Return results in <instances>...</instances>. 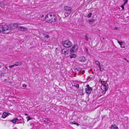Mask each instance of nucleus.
Instances as JSON below:
<instances>
[{
	"mask_svg": "<svg viewBox=\"0 0 129 129\" xmlns=\"http://www.w3.org/2000/svg\"><path fill=\"white\" fill-rule=\"evenodd\" d=\"M56 19V16L52 13L47 14L46 16L45 20L47 22L51 23L55 22Z\"/></svg>",
	"mask_w": 129,
	"mask_h": 129,
	"instance_id": "nucleus-1",
	"label": "nucleus"
},
{
	"mask_svg": "<svg viewBox=\"0 0 129 129\" xmlns=\"http://www.w3.org/2000/svg\"><path fill=\"white\" fill-rule=\"evenodd\" d=\"M102 85L101 86V90L100 92V96L104 95L106 92L108 90L109 87L108 84L105 82L102 83Z\"/></svg>",
	"mask_w": 129,
	"mask_h": 129,
	"instance_id": "nucleus-2",
	"label": "nucleus"
},
{
	"mask_svg": "<svg viewBox=\"0 0 129 129\" xmlns=\"http://www.w3.org/2000/svg\"><path fill=\"white\" fill-rule=\"evenodd\" d=\"M2 33L3 34H8L10 32V29L8 25H2Z\"/></svg>",
	"mask_w": 129,
	"mask_h": 129,
	"instance_id": "nucleus-3",
	"label": "nucleus"
},
{
	"mask_svg": "<svg viewBox=\"0 0 129 129\" xmlns=\"http://www.w3.org/2000/svg\"><path fill=\"white\" fill-rule=\"evenodd\" d=\"M62 44L64 47L66 48H69L72 45V43L68 40L64 41L63 43Z\"/></svg>",
	"mask_w": 129,
	"mask_h": 129,
	"instance_id": "nucleus-4",
	"label": "nucleus"
},
{
	"mask_svg": "<svg viewBox=\"0 0 129 129\" xmlns=\"http://www.w3.org/2000/svg\"><path fill=\"white\" fill-rule=\"evenodd\" d=\"M86 87L85 88L86 93L87 94H89L91 93V91L92 89L91 87H90L89 85L87 84L86 86Z\"/></svg>",
	"mask_w": 129,
	"mask_h": 129,
	"instance_id": "nucleus-5",
	"label": "nucleus"
},
{
	"mask_svg": "<svg viewBox=\"0 0 129 129\" xmlns=\"http://www.w3.org/2000/svg\"><path fill=\"white\" fill-rule=\"evenodd\" d=\"M78 45L77 44H75L70 50L71 53H73L76 52L78 48Z\"/></svg>",
	"mask_w": 129,
	"mask_h": 129,
	"instance_id": "nucleus-6",
	"label": "nucleus"
},
{
	"mask_svg": "<svg viewBox=\"0 0 129 129\" xmlns=\"http://www.w3.org/2000/svg\"><path fill=\"white\" fill-rule=\"evenodd\" d=\"M64 10L66 11L69 12V13H71L72 11V9L71 7L68 6H66L64 8Z\"/></svg>",
	"mask_w": 129,
	"mask_h": 129,
	"instance_id": "nucleus-7",
	"label": "nucleus"
},
{
	"mask_svg": "<svg viewBox=\"0 0 129 129\" xmlns=\"http://www.w3.org/2000/svg\"><path fill=\"white\" fill-rule=\"evenodd\" d=\"M44 41L45 42H47L49 41L50 39H49V36L48 35H44Z\"/></svg>",
	"mask_w": 129,
	"mask_h": 129,
	"instance_id": "nucleus-8",
	"label": "nucleus"
},
{
	"mask_svg": "<svg viewBox=\"0 0 129 129\" xmlns=\"http://www.w3.org/2000/svg\"><path fill=\"white\" fill-rule=\"evenodd\" d=\"M18 28L20 31H27V28L23 26H19L18 27Z\"/></svg>",
	"mask_w": 129,
	"mask_h": 129,
	"instance_id": "nucleus-9",
	"label": "nucleus"
},
{
	"mask_svg": "<svg viewBox=\"0 0 129 129\" xmlns=\"http://www.w3.org/2000/svg\"><path fill=\"white\" fill-rule=\"evenodd\" d=\"M9 115L8 113L6 112H4L3 114L2 117L3 118H5Z\"/></svg>",
	"mask_w": 129,
	"mask_h": 129,
	"instance_id": "nucleus-10",
	"label": "nucleus"
},
{
	"mask_svg": "<svg viewBox=\"0 0 129 129\" xmlns=\"http://www.w3.org/2000/svg\"><path fill=\"white\" fill-rule=\"evenodd\" d=\"M85 59L84 57L82 56L79 58V61L84 62L85 60Z\"/></svg>",
	"mask_w": 129,
	"mask_h": 129,
	"instance_id": "nucleus-11",
	"label": "nucleus"
},
{
	"mask_svg": "<svg viewBox=\"0 0 129 129\" xmlns=\"http://www.w3.org/2000/svg\"><path fill=\"white\" fill-rule=\"evenodd\" d=\"M111 128L112 129H118V127L115 125H112Z\"/></svg>",
	"mask_w": 129,
	"mask_h": 129,
	"instance_id": "nucleus-12",
	"label": "nucleus"
},
{
	"mask_svg": "<svg viewBox=\"0 0 129 129\" xmlns=\"http://www.w3.org/2000/svg\"><path fill=\"white\" fill-rule=\"evenodd\" d=\"M16 63H17V64H15V66H16L21 65L22 64V62L21 61H19V62H16Z\"/></svg>",
	"mask_w": 129,
	"mask_h": 129,
	"instance_id": "nucleus-13",
	"label": "nucleus"
},
{
	"mask_svg": "<svg viewBox=\"0 0 129 129\" xmlns=\"http://www.w3.org/2000/svg\"><path fill=\"white\" fill-rule=\"evenodd\" d=\"M76 55L75 54H72L70 56L71 58H74L76 57Z\"/></svg>",
	"mask_w": 129,
	"mask_h": 129,
	"instance_id": "nucleus-14",
	"label": "nucleus"
},
{
	"mask_svg": "<svg viewBox=\"0 0 129 129\" xmlns=\"http://www.w3.org/2000/svg\"><path fill=\"white\" fill-rule=\"evenodd\" d=\"M18 120V119L17 118H14V119L11 120L13 123H15Z\"/></svg>",
	"mask_w": 129,
	"mask_h": 129,
	"instance_id": "nucleus-15",
	"label": "nucleus"
},
{
	"mask_svg": "<svg viewBox=\"0 0 129 129\" xmlns=\"http://www.w3.org/2000/svg\"><path fill=\"white\" fill-rule=\"evenodd\" d=\"M70 124H76L77 125V126H79V124H78V123H77L75 122V121L71 122H70Z\"/></svg>",
	"mask_w": 129,
	"mask_h": 129,
	"instance_id": "nucleus-16",
	"label": "nucleus"
},
{
	"mask_svg": "<svg viewBox=\"0 0 129 129\" xmlns=\"http://www.w3.org/2000/svg\"><path fill=\"white\" fill-rule=\"evenodd\" d=\"M62 52L63 54H65L67 52V50L66 49H63L61 51Z\"/></svg>",
	"mask_w": 129,
	"mask_h": 129,
	"instance_id": "nucleus-17",
	"label": "nucleus"
},
{
	"mask_svg": "<svg viewBox=\"0 0 129 129\" xmlns=\"http://www.w3.org/2000/svg\"><path fill=\"white\" fill-rule=\"evenodd\" d=\"M71 13H69V12L66 13L64 14L66 17L68 16Z\"/></svg>",
	"mask_w": 129,
	"mask_h": 129,
	"instance_id": "nucleus-18",
	"label": "nucleus"
},
{
	"mask_svg": "<svg viewBox=\"0 0 129 129\" xmlns=\"http://www.w3.org/2000/svg\"><path fill=\"white\" fill-rule=\"evenodd\" d=\"M85 40L88 41V35H86L85 36Z\"/></svg>",
	"mask_w": 129,
	"mask_h": 129,
	"instance_id": "nucleus-19",
	"label": "nucleus"
},
{
	"mask_svg": "<svg viewBox=\"0 0 129 129\" xmlns=\"http://www.w3.org/2000/svg\"><path fill=\"white\" fill-rule=\"evenodd\" d=\"M95 63L97 65H98L99 67H100V62L99 61L96 60L95 61Z\"/></svg>",
	"mask_w": 129,
	"mask_h": 129,
	"instance_id": "nucleus-20",
	"label": "nucleus"
},
{
	"mask_svg": "<svg viewBox=\"0 0 129 129\" xmlns=\"http://www.w3.org/2000/svg\"><path fill=\"white\" fill-rule=\"evenodd\" d=\"M92 15V13H90L87 16V17L88 18H90Z\"/></svg>",
	"mask_w": 129,
	"mask_h": 129,
	"instance_id": "nucleus-21",
	"label": "nucleus"
},
{
	"mask_svg": "<svg viewBox=\"0 0 129 129\" xmlns=\"http://www.w3.org/2000/svg\"><path fill=\"white\" fill-rule=\"evenodd\" d=\"M26 118H27V121H28L29 120L32 119V118H31L29 116H28Z\"/></svg>",
	"mask_w": 129,
	"mask_h": 129,
	"instance_id": "nucleus-22",
	"label": "nucleus"
},
{
	"mask_svg": "<svg viewBox=\"0 0 129 129\" xmlns=\"http://www.w3.org/2000/svg\"><path fill=\"white\" fill-rule=\"evenodd\" d=\"M13 26H14L16 27L17 28H18V27L19 26H18V24L17 23L14 24L13 25Z\"/></svg>",
	"mask_w": 129,
	"mask_h": 129,
	"instance_id": "nucleus-23",
	"label": "nucleus"
},
{
	"mask_svg": "<svg viewBox=\"0 0 129 129\" xmlns=\"http://www.w3.org/2000/svg\"><path fill=\"white\" fill-rule=\"evenodd\" d=\"M118 43L120 45L121 44L123 43H124V42H122V41H118Z\"/></svg>",
	"mask_w": 129,
	"mask_h": 129,
	"instance_id": "nucleus-24",
	"label": "nucleus"
},
{
	"mask_svg": "<svg viewBox=\"0 0 129 129\" xmlns=\"http://www.w3.org/2000/svg\"><path fill=\"white\" fill-rule=\"evenodd\" d=\"M2 25H0V33H2Z\"/></svg>",
	"mask_w": 129,
	"mask_h": 129,
	"instance_id": "nucleus-25",
	"label": "nucleus"
},
{
	"mask_svg": "<svg viewBox=\"0 0 129 129\" xmlns=\"http://www.w3.org/2000/svg\"><path fill=\"white\" fill-rule=\"evenodd\" d=\"M15 64H14L13 65H11L10 66H9V67L10 68H11L12 67H15Z\"/></svg>",
	"mask_w": 129,
	"mask_h": 129,
	"instance_id": "nucleus-26",
	"label": "nucleus"
},
{
	"mask_svg": "<svg viewBox=\"0 0 129 129\" xmlns=\"http://www.w3.org/2000/svg\"><path fill=\"white\" fill-rule=\"evenodd\" d=\"M100 68V71H102L103 70V68H101L100 66V67H99Z\"/></svg>",
	"mask_w": 129,
	"mask_h": 129,
	"instance_id": "nucleus-27",
	"label": "nucleus"
},
{
	"mask_svg": "<svg viewBox=\"0 0 129 129\" xmlns=\"http://www.w3.org/2000/svg\"><path fill=\"white\" fill-rule=\"evenodd\" d=\"M120 46L122 48H124L125 46L124 45L122 44H121L120 45Z\"/></svg>",
	"mask_w": 129,
	"mask_h": 129,
	"instance_id": "nucleus-28",
	"label": "nucleus"
},
{
	"mask_svg": "<svg viewBox=\"0 0 129 129\" xmlns=\"http://www.w3.org/2000/svg\"><path fill=\"white\" fill-rule=\"evenodd\" d=\"M89 21L90 22L93 23L94 22V21L93 20L90 19L89 20Z\"/></svg>",
	"mask_w": 129,
	"mask_h": 129,
	"instance_id": "nucleus-29",
	"label": "nucleus"
},
{
	"mask_svg": "<svg viewBox=\"0 0 129 129\" xmlns=\"http://www.w3.org/2000/svg\"><path fill=\"white\" fill-rule=\"evenodd\" d=\"M74 86H75V87L77 88H78L79 87V85L78 84H77L76 85H75Z\"/></svg>",
	"mask_w": 129,
	"mask_h": 129,
	"instance_id": "nucleus-30",
	"label": "nucleus"
},
{
	"mask_svg": "<svg viewBox=\"0 0 129 129\" xmlns=\"http://www.w3.org/2000/svg\"><path fill=\"white\" fill-rule=\"evenodd\" d=\"M121 7L122 8V10H123L124 9V6L121 5Z\"/></svg>",
	"mask_w": 129,
	"mask_h": 129,
	"instance_id": "nucleus-31",
	"label": "nucleus"
},
{
	"mask_svg": "<svg viewBox=\"0 0 129 129\" xmlns=\"http://www.w3.org/2000/svg\"><path fill=\"white\" fill-rule=\"evenodd\" d=\"M22 86L24 87H26V85L25 84H23L22 85Z\"/></svg>",
	"mask_w": 129,
	"mask_h": 129,
	"instance_id": "nucleus-32",
	"label": "nucleus"
},
{
	"mask_svg": "<svg viewBox=\"0 0 129 129\" xmlns=\"http://www.w3.org/2000/svg\"><path fill=\"white\" fill-rule=\"evenodd\" d=\"M123 1H124V3H127V0H123Z\"/></svg>",
	"mask_w": 129,
	"mask_h": 129,
	"instance_id": "nucleus-33",
	"label": "nucleus"
},
{
	"mask_svg": "<svg viewBox=\"0 0 129 129\" xmlns=\"http://www.w3.org/2000/svg\"><path fill=\"white\" fill-rule=\"evenodd\" d=\"M114 29H117V28L116 27H115V28H114Z\"/></svg>",
	"mask_w": 129,
	"mask_h": 129,
	"instance_id": "nucleus-34",
	"label": "nucleus"
},
{
	"mask_svg": "<svg viewBox=\"0 0 129 129\" xmlns=\"http://www.w3.org/2000/svg\"><path fill=\"white\" fill-rule=\"evenodd\" d=\"M126 3H124V4H123L122 5L124 6V5Z\"/></svg>",
	"mask_w": 129,
	"mask_h": 129,
	"instance_id": "nucleus-35",
	"label": "nucleus"
},
{
	"mask_svg": "<svg viewBox=\"0 0 129 129\" xmlns=\"http://www.w3.org/2000/svg\"><path fill=\"white\" fill-rule=\"evenodd\" d=\"M126 3H124V4H123L122 5L124 6V5Z\"/></svg>",
	"mask_w": 129,
	"mask_h": 129,
	"instance_id": "nucleus-36",
	"label": "nucleus"
},
{
	"mask_svg": "<svg viewBox=\"0 0 129 129\" xmlns=\"http://www.w3.org/2000/svg\"><path fill=\"white\" fill-rule=\"evenodd\" d=\"M124 59H125V60H127V59H126V58H124Z\"/></svg>",
	"mask_w": 129,
	"mask_h": 129,
	"instance_id": "nucleus-37",
	"label": "nucleus"
},
{
	"mask_svg": "<svg viewBox=\"0 0 129 129\" xmlns=\"http://www.w3.org/2000/svg\"><path fill=\"white\" fill-rule=\"evenodd\" d=\"M5 68H6V69H8V68H7V67H5Z\"/></svg>",
	"mask_w": 129,
	"mask_h": 129,
	"instance_id": "nucleus-38",
	"label": "nucleus"
},
{
	"mask_svg": "<svg viewBox=\"0 0 129 129\" xmlns=\"http://www.w3.org/2000/svg\"><path fill=\"white\" fill-rule=\"evenodd\" d=\"M25 115H27V114H25Z\"/></svg>",
	"mask_w": 129,
	"mask_h": 129,
	"instance_id": "nucleus-39",
	"label": "nucleus"
},
{
	"mask_svg": "<svg viewBox=\"0 0 129 129\" xmlns=\"http://www.w3.org/2000/svg\"><path fill=\"white\" fill-rule=\"evenodd\" d=\"M126 61H127V62H129V61L128 60H126Z\"/></svg>",
	"mask_w": 129,
	"mask_h": 129,
	"instance_id": "nucleus-40",
	"label": "nucleus"
},
{
	"mask_svg": "<svg viewBox=\"0 0 129 129\" xmlns=\"http://www.w3.org/2000/svg\"><path fill=\"white\" fill-rule=\"evenodd\" d=\"M87 78H88V79H89V78H90V77H88Z\"/></svg>",
	"mask_w": 129,
	"mask_h": 129,
	"instance_id": "nucleus-41",
	"label": "nucleus"
},
{
	"mask_svg": "<svg viewBox=\"0 0 129 129\" xmlns=\"http://www.w3.org/2000/svg\"><path fill=\"white\" fill-rule=\"evenodd\" d=\"M1 4V3L0 2V4Z\"/></svg>",
	"mask_w": 129,
	"mask_h": 129,
	"instance_id": "nucleus-42",
	"label": "nucleus"
},
{
	"mask_svg": "<svg viewBox=\"0 0 129 129\" xmlns=\"http://www.w3.org/2000/svg\"><path fill=\"white\" fill-rule=\"evenodd\" d=\"M47 39H45L46 40H47Z\"/></svg>",
	"mask_w": 129,
	"mask_h": 129,
	"instance_id": "nucleus-43",
	"label": "nucleus"
}]
</instances>
